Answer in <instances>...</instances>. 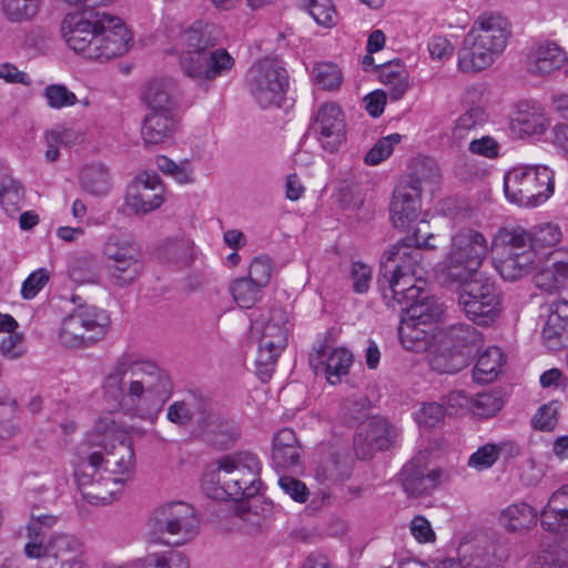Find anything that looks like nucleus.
Wrapping results in <instances>:
<instances>
[{"label": "nucleus", "instance_id": "48", "mask_svg": "<svg viewBox=\"0 0 568 568\" xmlns=\"http://www.w3.org/2000/svg\"><path fill=\"white\" fill-rule=\"evenodd\" d=\"M312 77L320 89L327 91L337 89L343 80L339 68L331 62H321L315 64L312 71Z\"/></svg>", "mask_w": 568, "mask_h": 568}, {"label": "nucleus", "instance_id": "47", "mask_svg": "<svg viewBox=\"0 0 568 568\" xmlns=\"http://www.w3.org/2000/svg\"><path fill=\"white\" fill-rule=\"evenodd\" d=\"M505 399L500 390L480 393L473 398L470 413L479 418L491 417L504 406Z\"/></svg>", "mask_w": 568, "mask_h": 568}, {"label": "nucleus", "instance_id": "31", "mask_svg": "<svg viewBox=\"0 0 568 568\" xmlns=\"http://www.w3.org/2000/svg\"><path fill=\"white\" fill-rule=\"evenodd\" d=\"M105 265L119 261H131L142 256L140 245L124 233L110 234L102 248Z\"/></svg>", "mask_w": 568, "mask_h": 568}, {"label": "nucleus", "instance_id": "38", "mask_svg": "<svg viewBox=\"0 0 568 568\" xmlns=\"http://www.w3.org/2000/svg\"><path fill=\"white\" fill-rule=\"evenodd\" d=\"M143 270L142 256L131 261L106 264L109 281L121 288L132 285L141 276Z\"/></svg>", "mask_w": 568, "mask_h": 568}, {"label": "nucleus", "instance_id": "60", "mask_svg": "<svg viewBox=\"0 0 568 568\" xmlns=\"http://www.w3.org/2000/svg\"><path fill=\"white\" fill-rule=\"evenodd\" d=\"M50 280V272L40 267L33 271L22 283L21 295L24 300H32Z\"/></svg>", "mask_w": 568, "mask_h": 568}, {"label": "nucleus", "instance_id": "30", "mask_svg": "<svg viewBox=\"0 0 568 568\" xmlns=\"http://www.w3.org/2000/svg\"><path fill=\"white\" fill-rule=\"evenodd\" d=\"M58 518L49 514L31 515L27 527L28 542L24 546V552L30 558H40L43 552L44 539L51 528L57 525Z\"/></svg>", "mask_w": 568, "mask_h": 568}, {"label": "nucleus", "instance_id": "35", "mask_svg": "<svg viewBox=\"0 0 568 568\" xmlns=\"http://www.w3.org/2000/svg\"><path fill=\"white\" fill-rule=\"evenodd\" d=\"M80 184L87 193L104 196L112 187L111 173L102 163L88 164L80 172Z\"/></svg>", "mask_w": 568, "mask_h": 568}, {"label": "nucleus", "instance_id": "10", "mask_svg": "<svg viewBox=\"0 0 568 568\" xmlns=\"http://www.w3.org/2000/svg\"><path fill=\"white\" fill-rule=\"evenodd\" d=\"M149 526L156 540L181 546L199 534L200 519L193 506L173 501L155 508L150 516Z\"/></svg>", "mask_w": 568, "mask_h": 568}, {"label": "nucleus", "instance_id": "19", "mask_svg": "<svg viewBox=\"0 0 568 568\" xmlns=\"http://www.w3.org/2000/svg\"><path fill=\"white\" fill-rule=\"evenodd\" d=\"M163 193L158 173L144 172L129 186L126 205L136 214H146L162 205Z\"/></svg>", "mask_w": 568, "mask_h": 568}, {"label": "nucleus", "instance_id": "21", "mask_svg": "<svg viewBox=\"0 0 568 568\" xmlns=\"http://www.w3.org/2000/svg\"><path fill=\"white\" fill-rule=\"evenodd\" d=\"M146 112L178 114L180 94L172 78H154L149 81L142 93Z\"/></svg>", "mask_w": 568, "mask_h": 568}, {"label": "nucleus", "instance_id": "15", "mask_svg": "<svg viewBox=\"0 0 568 568\" xmlns=\"http://www.w3.org/2000/svg\"><path fill=\"white\" fill-rule=\"evenodd\" d=\"M422 230L418 227L414 231L412 236L397 242L385 254V260L382 262H389V271L393 273H410L418 275V270L422 268L423 248L434 250L436 246L430 242L434 234L428 233L422 235Z\"/></svg>", "mask_w": 568, "mask_h": 568}, {"label": "nucleus", "instance_id": "50", "mask_svg": "<svg viewBox=\"0 0 568 568\" xmlns=\"http://www.w3.org/2000/svg\"><path fill=\"white\" fill-rule=\"evenodd\" d=\"M6 16L11 21H24L33 18L39 10V0H2Z\"/></svg>", "mask_w": 568, "mask_h": 568}, {"label": "nucleus", "instance_id": "5", "mask_svg": "<svg viewBox=\"0 0 568 568\" xmlns=\"http://www.w3.org/2000/svg\"><path fill=\"white\" fill-rule=\"evenodd\" d=\"M510 34L506 18L499 14L481 16L464 39L458 51V68L463 72H478L490 67L505 50Z\"/></svg>", "mask_w": 568, "mask_h": 568}, {"label": "nucleus", "instance_id": "12", "mask_svg": "<svg viewBox=\"0 0 568 568\" xmlns=\"http://www.w3.org/2000/svg\"><path fill=\"white\" fill-rule=\"evenodd\" d=\"M246 87L261 108L278 106L288 88V73L281 60L266 58L248 69Z\"/></svg>", "mask_w": 568, "mask_h": 568}, {"label": "nucleus", "instance_id": "52", "mask_svg": "<svg viewBox=\"0 0 568 568\" xmlns=\"http://www.w3.org/2000/svg\"><path fill=\"white\" fill-rule=\"evenodd\" d=\"M402 141V135L393 133L381 138L365 155V163L368 165H377L386 160L394 150V146Z\"/></svg>", "mask_w": 568, "mask_h": 568}, {"label": "nucleus", "instance_id": "17", "mask_svg": "<svg viewBox=\"0 0 568 568\" xmlns=\"http://www.w3.org/2000/svg\"><path fill=\"white\" fill-rule=\"evenodd\" d=\"M346 124L342 109L333 102L322 104L311 130L323 149L335 152L346 139Z\"/></svg>", "mask_w": 568, "mask_h": 568}, {"label": "nucleus", "instance_id": "53", "mask_svg": "<svg viewBox=\"0 0 568 568\" xmlns=\"http://www.w3.org/2000/svg\"><path fill=\"white\" fill-rule=\"evenodd\" d=\"M348 278L354 293L365 294L371 287L373 270L363 262H353L349 267Z\"/></svg>", "mask_w": 568, "mask_h": 568}, {"label": "nucleus", "instance_id": "23", "mask_svg": "<svg viewBox=\"0 0 568 568\" xmlns=\"http://www.w3.org/2000/svg\"><path fill=\"white\" fill-rule=\"evenodd\" d=\"M398 336L406 349L416 353L428 352L437 338V325L404 316L398 326Z\"/></svg>", "mask_w": 568, "mask_h": 568}, {"label": "nucleus", "instance_id": "4", "mask_svg": "<svg viewBox=\"0 0 568 568\" xmlns=\"http://www.w3.org/2000/svg\"><path fill=\"white\" fill-rule=\"evenodd\" d=\"M221 31L214 23L195 21L185 33L189 50L181 57L184 74L199 83H210L226 75L234 67V58L226 49L212 50L219 43Z\"/></svg>", "mask_w": 568, "mask_h": 568}, {"label": "nucleus", "instance_id": "2", "mask_svg": "<svg viewBox=\"0 0 568 568\" xmlns=\"http://www.w3.org/2000/svg\"><path fill=\"white\" fill-rule=\"evenodd\" d=\"M78 488L92 505L112 503L134 474L135 455L124 428H92L79 445Z\"/></svg>", "mask_w": 568, "mask_h": 568}, {"label": "nucleus", "instance_id": "16", "mask_svg": "<svg viewBox=\"0 0 568 568\" xmlns=\"http://www.w3.org/2000/svg\"><path fill=\"white\" fill-rule=\"evenodd\" d=\"M389 262H381L377 276V286L387 305H400L402 310L423 295V291L414 283L418 275L410 273H393L389 271Z\"/></svg>", "mask_w": 568, "mask_h": 568}, {"label": "nucleus", "instance_id": "6", "mask_svg": "<svg viewBox=\"0 0 568 568\" xmlns=\"http://www.w3.org/2000/svg\"><path fill=\"white\" fill-rule=\"evenodd\" d=\"M77 307L62 321L58 338L68 348H85L94 345L106 335L111 321L104 310L82 304V297L72 296Z\"/></svg>", "mask_w": 568, "mask_h": 568}, {"label": "nucleus", "instance_id": "3", "mask_svg": "<svg viewBox=\"0 0 568 568\" xmlns=\"http://www.w3.org/2000/svg\"><path fill=\"white\" fill-rule=\"evenodd\" d=\"M61 33L74 52L101 62L124 54L132 40L119 17L92 8L68 13L62 20Z\"/></svg>", "mask_w": 568, "mask_h": 568}, {"label": "nucleus", "instance_id": "26", "mask_svg": "<svg viewBox=\"0 0 568 568\" xmlns=\"http://www.w3.org/2000/svg\"><path fill=\"white\" fill-rule=\"evenodd\" d=\"M540 519L547 531L568 537V485L560 487L550 496L540 513Z\"/></svg>", "mask_w": 568, "mask_h": 568}, {"label": "nucleus", "instance_id": "51", "mask_svg": "<svg viewBox=\"0 0 568 568\" xmlns=\"http://www.w3.org/2000/svg\"><path fill=\"white\" fill-rule=\"evenodd\" d=\"M284 348L267 347L260 343L256 357V374L262 382H267L276 366L277 358Z\"/></svg>", "mask_w": 568, "mask_h": 568}, {"label": "nucleus", "instance_id": "56", "mask_svg": "<svg viewBox=\"0 0 568 568\" xmlns=\"http://www.w3.org/2000/svg\"><path fill=\"white\" fill-rule=\"evenodd\" d=\"M561 239L560 229L554 224L537 226L531 233L532 248L536 254L539 250L556 245Z\"/></svg>", "mask_w": 568, "mask_h": 568}, {"label": "nucleus", "instance_id": "20", "mask_svg": "<svg viewBox=\"0 0 568 568\" xmlns=\"http://www.w3.org/2000/svg\"><path fill=\"white\" fill-rule=\"evenodd\" d=\"M353 364V354L344 348H333L325 343L320 344L310 355V366L316 375L323 373L332 385L338 384L346 376Z\"/></svg>", "mask_w": 568, "mask_h": 568}, {"label": "nucleus", "instance_id": "25", "mask_svg": "<svg viewBox=\"0 0 568 568\" xmlns=\"http://www.w3.org/2000/svg\"><path fill=\"white\" fill-rule=\"evenodd\" d=\"M549 120L542 108L530 101H521L511 119V130L520 136L542 134L549 126Z\"/></svg>", "mask_w": 568, "mask_h": 568}, {"label": "nucleus", "instance_id": "37", "mask_svg": "<svg viewBox=\"0 0 568 568\" xmlns=\"http://www.w3.org/2000/svg\"><path fill=\"white\" fill-rule=\"evenodd\" d=\"M504 362V353L499 347H488L477 358L473 369L474 381L479 384L494 382L498 377Z\"/></svg>", "mask_w": 568, "mask_h": 568}, {"label": "nucleus", "instance_id": "7", "mask_svg": "<svg viewBox=\"0 0 568 568\" xmlns=\"http://www.w3.org/2000/svg\"><path fill=\"white\" fill-rule=\"evenodd\" d=\"M261 462L257 456L248 452H239L222 457L219 460L216 481L221 493L233 500H243L254 497L261 486Z\"/></svg>", "mask_w": 568, "mask_h": 568}, {"label": "nucleus", "instance_id": "62", "mask_svg": "<svg viewBox=\"0 0 568 568\" xmlns=\"http://www.w3.org/2000/svg\"><path fill=\"white\" fill-rule=\"evenodd\" d=\"M240 437L236 428H210L205 433V439L219 449H230Z\"/></svg>", "mask_w": 568, "mask_h": 568}, {"label": "nucleus", "instance_id": "46", "mask_svg": "<svg viewBox=\"0 0 568 568\" xmlns=\"http://www.w3.org/2000/svg\"><path fill=\"white\" fill-rule=\"evenodd\" d=\"M24 201V189L19 181L3 180L0 185V204L8 215L17 213Z\"/></svg>", "mask_w": 568, "mask_h": 568}, {"label": "nucleus", "instance_id": "34", "mask_svg": "<svg viewBox=\"0 0 568 568\" xmlns=\"http://www.w3.org/2000/svg\"><path fill=\"white\" fill-rule=\"evenodd\" d=\"M537 511L526 503H517L501 510L499 521L509 532L530 529L537 523Z\"/></svg>", "mask_w": 568, "mask_h": 568}, {"label": "nucleus", "instance_id": "9", "mask_svg": "<svg viewBox=\"0 0 568 568\" xmlns=\"http://www.w3.org/2000/svg\"><path fill=\"white\" fill-rule=\"evenodd\" d=\"M554 172L545 165H521L504 176L506 199L518 206L535 207L554 193Z\"/></svg>", "mask_w": 568, "mask_h": 568}, {"label": "nucleus", "instance_id": "54", "mask_svg": "<svg viewBox=\"0 0 568 568\" xmlns=\"http://www.w3.org/2000/svg\"><path fill=\"white\" fill-rule=\"evenodd\" d=\"M193 244L189 239L182 237L170 240L163 247V253L168 260L189 265L192 261Z\"/></svg>", "mask_w": 568, "mask_h": 568}, {"label": "nucleus", "instance_id": "49", "mask_svg": "<svg viewBox=\"0 0 568 568\" xmlns=\"http://www.w3.org/2000/svg\"><path fill=\"white\" fill-rule=\"evenodd\" d=\"M542 338L550 349H559L568 344V325L555 317H549L542 328Z\"/></svg>", "mask_w": 568, "mask_h": 568}, {"label": "nucleus", "instance_id": "59", "mask_svg": "<svg viewBox=\"0 0 568 568\" xmlns=\"http://www.w3.org/2000/svg\"><path fill=\"white\" fill-rule=\"evenodd\" d=\"M307 9L320 26L328 28L335 23L336 12L331 0H308Z\"/></svg>", "mask_w": 568, "mask_h": 568}, {"label": "nucleus", "instance_id": "45", "mask_svg": "<svg viewBox=\"0 0 568 568\" xmlns=\"http://www.w3.org/2000/svg\"><path fill=\"white\" fill-rule=\"evenodd\" d=\"M437 176L438 169L435 161L429 158H425L415 162L410 176L402 182H404V185L416 187L420 195L424 184L434 183Z\"/></svg>", "mask_w": 568, "mask_h": 568}, {"label": "nucleus", "instance_id": "63", "mask_svg": "<svg viewBox=\"0 0 568 568\" xmlns=\"http://www.w3.org/2000/svg\"><path fill=\"white\" fill-rule=\"evenodd\" d=\"M229 422L225 413L202 397V407L199 408L196 418V423L200 426H222Z\"/></svg>", "mask_w": 568, "mask_h": 568}, {"label": "nucleus", "instance_id": "55", "mask_svg": "<svg viewBox=\"0 0 568 568\" xmlns=\"http://www.w3.org/2000/svg\"><path fill=\"white\" fill-rule=\"evenodd\" d=\"M43 94L52 109L72 106L78 102L77 95L63 84H50L44 89Z\"/></svg>", "mask_w": 568, "mask_h": 568}, {"label": "nucleus", "instance_id": "13", "mask_svg": "<svg viewBox=\"0 0 568 568\" xmlns=\"http://www.w3.org/2000/svg\"><path fill=\"white\" fill-rule=\"evenodd\" d=\"M448 339L456 342L453 348L448 343L430 349L428 363L433 371L439 374H455L467 366L470 356L469 346L478 342V333L467 325L453 326L448 333Z\"/></svg>", "mask_w": 568, "mask_h": 568}, {"label": "nucleus", "instance_id": "58", "mask_svg": "<svg viewBox=\"0 0 568 568\" xmlns=\"http://www.w3.org/2000/svg\"><path fill=\"white\" fill-rule=\"evenodd\" d=\"M271 275L272 260L266 255L254 257L250 264L247 278L264 288L268 285Z\"/></svg>", "mask_w": 568, "mask_h": 568}, {"label": "nucleus", "instance_id": "44", "mask_svg": "<svg viewBox=\"0 0 568 568\" xmlns=\"http://www.w3.org/2000/svg\"><path fill=\"white\" fill-rule=\"evenodd\" d=\"M548 261L551 262L554 267V283H545L544 278L548 275V272L540 273L536 278V284L540 288L548 292H552L557 287L558 278H565L568 276V248H557L548 254Z\"/></svg>", "mask_w": 568, "mask_h": 568}, {"label": "nucleus", "instance_id": "1", "mask_svg": "<svg viewBox=\"0 0 568 568\" xmlns=\"http://www.w3.org/2000/svg\"><path fill=\"white\" fill-rule=\"evenodd\" d=\"M102 390L112 409L99 417V426H119L122 415L155 424L173 385L166 372L154 362L124 353L105 374Z\"/></svg>", "mask_w": 568, "mask_h": 568}, {"label": "nucleus", "instance_id": "40", "mask_svg": "<svg viewBox=\"0 0 568 568\" xmlns=\"http://www.w3.org/2000/svg\"><path fill=\"white\" fill-rule=\"evenodd\" d=\"M568 567V536L562 537L559 545H549L541 549L529 568H566Z\"/></svg>", "mask_w": 568, "mask_h": 568}, {"label": "nucleus", "instance_id": "29", "mask_svg": "<svg viewBox=\"0 0 568 568\" xmlns=\"http://www.w3.org/2000/svg\"><path fill=\"white\" fill-rule=\"evenodd\" d=\"M562 49L554 42L537 44L527 58L528 70L534 74H549L565 62Z\"/></svg>", "mask_w": 568, "mask_h": 568}, {"label": "nucleus", "instance_id": "24", "mask_svg": "<svg viewBox=\"0 0 568 568\" xmlns=\"http://www.w3.org/2000/svg\"><path fill=\"white\" fill-rule=\"evenodd\" d=\"M179 130L178 114L146 112L141 126L145 145H158L171 141Z\"/></svg>", "mask_w": 568, "mask_h": 568}, {"label": "nucleus", "instance_id": "61", "mask_svg": "<svg viewBox=\"0 0 568 568\" xmlns=\"http://www.w3.org/2000/svg\"><path fill=\"white\" fill-rule=\"evenodd\" d=\"M504 447H498L494 444H486L483 447H479L468 460V465L478 469H487L491 467L496 460L498 459L500 449Z\"/></svg>", "mask_w": 568, "mask_h": 568}, {"label": "nucleus", "instance_id": "36", "mask_svg": "<svg viewBox=\"0 0 568 568\" xmlns=\"http://www.w3.org/2000/svg\"><path fill=\"white\" fill-rule=\"evenodd\" d=\"M378 78L388 88L390 99L403 98L408 89V72L399 61H389L378 65Z\"/></svg>", "mask_w": 568, "mask_h": 568}, {"label": "nucleus", "instance_id": "64", "mask_svg": "<svg viewBox=\"0 0 568 568\" xmlns=\"http://www.w3.org/2000/svg\"><path fill=\"white\" fill-rule=\"evenodd\" d=\"M278 485L285 494L297 503H305L308 498L310 491L306 485L297 478L282 476L278 479Z\"/></svg>", "mask_w": 568, "mask_h": 568}, {"label": "nucleus", "instance_id": "28", "mask_svg": "<svg viewBox=\"0 0 568 568\" xmlns=\"http://www.w3.org/2000/svg\"><path fill=\"white\" fill-rule=\"evenodd\" d=\"M252 334L258 335V343L267 347L285 348L287 344L288 328L286 316L282 311H274L270 321H254Z\"/></svg>", "mask_w": 568, "mask_h": 568}, {"label": "nucleus", "instance_id": "33", "mask_svg": "<svg viewBox=\"0 0 568 568\" xmlns=\"http://www.w3.org/2000/svg\"><path fill=\"white\" fill-rule=\"evenodd\" d=\"M353 470V460L346 453H332L317 467L316 478L322 484H337L348 479Z\"/></svg>", "mask_w": 568, "mask_h": 568}, {"label": "nucleus", "instance_id": "57", "mask_svg": "<svg viewBox=\"0 0 568 568\" xmlns=\"http://www.w3.org/2000/svg\"><path fill=\"white\" fill-rule=\"evenodd\" d=\"M446 414L445 407L439 403H423L419 410L415 413V420L418 426H436L444 420Z\"/></svg>", "mask_w": 568, "mask_h": 568}, {"label": "nucleus", "instance_id": "18", "mask_svg": "<svg viewBox=\"0 0 568 568\" xmlns=\"http://www.w3.org/2000/svg\"><path fill=\"white\" fill-rule=\"evenodd\" d=\"M83 546L78 538L55 534L43 546L39 568H82Z\"/></svg>", "mask_w": 568, "mask_h": 568}, {"label": "nucleus", "instance_id": "27", "mask_svg": "<svg viewBox=\"0 0 568 568\" xmlns=\"http://www.w3.org/2000/svg\"><path fill=\"white\" fill-rule=\"evenodd\" d=\"M398 434L396 428H362L354 436V448L361 459H369L378 450L392 447Z\"/></svg>", "mask_w": 568, "mask_h": 568}, {"label": "nucleus", "instance_id": "8", "mask_svg": "<svg viewBox=\"0 0 568 568\" xmlns=\"http://www.w3.org/2000/svg\"><path fill=\"white\" fill-rule=\"evenodd\" d=\"M489 252L483 233L475 229L458 230L450 240L449 251L442 264L445 281H465L478 273Z\"/></svg>", "mask_w": 568, "mask_h": 568}, {"label": "nucleus", "instance_id": "32", "mask_svg": "<svg viewBox=\"0 0 568 568\" xmlns=\"http://www.w3.org/2000/svg\"><path fill=\"white\" fill-rule=\"evenodd\" d=\"M538 265L536 252L507 253L496 265L506 281H517L534 271Z\"/></svg>", "mask_w": 568, "mask_h": 568}, {"label": "nucleus", "instance_id": "42", "mask_svg": "<svg viewBox=\"0 0 568 568\" xmlns=\"http://www.w3.org/2000/svg\"><path fill=\"white\" fill-rule=\"evenodd\" d=\"M499 245L508 248L507 253L534 251L531 233L520 226L503 227L496 235Z\"/></svg>", "mask_w": 568, "mask_h": 568}, {"label": "nucleus", "instance_id": "14", "mask_svg": "<svg viewBox=\"0 0 568 568\" xmlns=\"http://www.w3.org/2000/svg\"><path fill=\"white\" fill-rule=\"evenodd\" d=\"M447 479L448 476L442 468L429 467L428 453L424 450L405 463L398 474L404 493L412 498L430 496Z\"/></svg>", "mask_w": 568, "mask_h": 568}, {"label": "nucleus", "instance_id": "43", "mask_svg": "<svg viewBox=\"0 0 568 568\" xmlns=\"http://www.w3.org/2000/svg\"><path fill=\"white\" fill-rule=\"evenodd\" d=\"M262 286L247 277H240L230 286L234 302L242 308L253 307L262 298Z\"/></svg>", "mask_w": 568, "mask_h": 568}, {"label": "nucleus", "instance_id": "22", "mask_svg": "<svg viewBox=\"0 0 568 568\" xmlns=\"http://www.w3.org/2000/svg\"><path fill=\"white\" fill-rule=\"evenodd\" d=\"M420 195L414 186L399 182L389 205L390 220L395 227L406 229L417 220L420 212Z\"/></svg>", "mask_w": 568, "mask_h": 568}, {"label": "nucleus", "instance_id": "11", "mask_svg": "<svg viewBox=\"0 0 568 568\" xmlns=\"http://www.w3.org/2000/svg\"><path fill=\"white\" fill-rule=\"evenodd\" d=\"M458 284V304L466 317L478 325H489L501 311L500 293L490 278L476 274L465 281H446Z\"/></svg>", "mask_w": 568, "mask_h": 568}, {"label": "nucleus", "instance_id": "41", "mask_svg": "<svg viewBox=\"0 0 568 568\" xmlns=\"http://www.w3.org/2000/svg\"><path fill=\"white\" fill-rule=\"evenodd\" d=\"M202 407V397L195 394H189L181 400L172 403L168 407V420L176 425H186L197 416L199 408Z\"/></svg>", "mask_w": 568, "mask_h": 568}, {"label": "nucleus", "instance_id": "39", "mask_svg": "<svg viewBox=\"0 0 568 568\" xmlns=\"http://www.w3.org/2000/svg\"><path fill=\"white\" fill-rule=\"evenodd\" d=\"M405 316L416 320V322H425L437 325L443 315L442 305L434 297L422 296L412 301L404 307Z\"/></svg>", "mask_w": 568, "mask_h": 568}]
</instances>
